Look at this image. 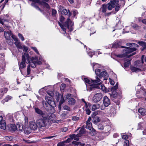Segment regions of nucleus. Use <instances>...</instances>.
I'll list each match as a JSON object with an SVG mask.
<instances>
[{"label":"nucleus","mask_w":146,"mask_h":146,"mask_svg":"<svg viewBox=\"0 0 146 146\" xmlns=\"http://www.w3.org/2000/svg\"><path fill=\"white\" fill-rule=\"evenodd\" d=\"M85 129L84 127H82L80 130L79 133L76 135V136L77 137H80L81 136V135L85 133Z\"/></svg>","instance_id":"a211bd4d"},{"label":"nucleus","mask_w":146,"mask_h":146,"mask_svg":"<svg viewBox=\"0 0 146 146\" xmlns=\"http://www.w3.org/2000/svg\"><path fill=\"white\" fill-rule=\"evenodd\" d=\"M14 43L18 49H21L23 48V46L21 44V43L19 40L15 42Z\"/></svg>","instance_id":"6ab92c4d"},{"label":"nucleus","mask_w":146,"mask_h":146,"mask_svg":"<svg viewBox=\"0 0 146 146\" xmlns=\"http://www.w3.org/2000/svg\"><path fill=\"white\" fill-rule=\"evenodd\" d=\"M35 112L37 114L40 115L42 116V117H44L46 116L47 114L45 112L42 111L40 109L36 107H33Z\"/></svg>","instance_id":"9b49d317"},{"label":"nucleus","mask_w":146,"mask_h":146,"mask_svg":"<svg viewBox=\"0 0 146 146\" xmlns=\"http://www.w3.org/2000/svg\"><path fill=\"white\" fill-rule=\"evenodd\" d=\"M18 36H19V38L20 39H21V40L22 41L24 40V38L23 37V36L20 33H19L18 34Z\"/></svg>","instance_id":"603ef678"},{"label":"nucleus","mask_w":146,"mask_h":146,"mask_svg":"<svg viewBox=\"0 0 146 146\" xmlns=\"http://www.w3.org/2000/svg\"><path fill=\"white\" fill-rule=\"evenodd\" d=\"M55 117L54 114L52 113H49L46 116L42 117L36 121V123L38 125L39 128H42L48 125L50 120H52V119Z\"/></svg>","instance_id":"f257e3e1"},{"label":"nucleus","mask_w":146,"mask_h":146,"mask_svg":"<svg viewBox=\"0 0 146 146\" xmlns=\"http://www.w3.org/2000/svg\"><path fill=\"white\" fill-rule=\"evenodd\" d=\"M119 45L117 43L115 42L112 45V47L114 48H117L119 47Z\"/></svg>","instance_id":"de8ad7c7"},{"label":"nucleus","mask_w":146,"mask_h":146,"mask_svg":"<svg viewBox=\"0 0 146 146\" xmlns=\"http://www.w3.org/2000/svg\"><path fill=\"white\" fill-rule=\"evenodd\" d=\"M68 130V128L67 127H63L61 129V131L62 132H65Z\"/></svg>","instance_id":"e2e57ef3"},{"label":"nucleus","mask_w":146,"mask_h":146,"mask_svg":"<svg viewBox=\"0 0 146 146\" xmlns=\"http://www.w3.org/2000/svg\"><path fill=\"white\" fill-rule=\"evenodd\" d=\"M52 15L53 16H55L57 13L56 11L54 9L52 10Z\"/></svg>","instance_id":"09e8293b"},{"label":"nucleus","mask_w":146,"mask_h":146,"mask_svg":"<svg viewBox=\"0 0 146 146\" xmlns=\"http://www.w3.org/2000/svg\"><path fill=\"white\" fill-rule=\"evenodd\" d=\"M30 58L29 54L25 52L23 54L22 58V61L25 62L26 63L29 64Z\"/></svg>","instance_id":"9d476101"},{"label":"nucleus","mask_w":146,"mask_h":146,"mask_svg":"<svg viewBox=\"0 0 146 146\" xmlns=\"http://www.w3.org/2000/svg\"><path fill=\"white\" fill-rule=\"evenodd\" d=\"M85 110L86 111V113L88 115H89L90 114L91 112V111L89 110V108L85 109Z\"/></svg>","instance_id":"4d7b16f0"},{"label":"nucleus","mask_w":146,"mask_h":146,"mask_svg":"<svg viewBox=\"0 0 146 146\" xmlns=\"http://www.w3.org/2000/svg\"><path fill=\"white\" fill-rule=\"evenodd\" d=\"M59 93H58L56 95V99L57 101L58 102L59 101L60 99V95Z\"/></svg>","instance_id":"37998d69"},{"label":"nucleus","mask_w":146,"mask_h":146,"mask_svg":"<svg viewBox=\"0 0 146 146\" xmlns=\"http://www.w3.org/2000/svg\"><path fill=\"white\" fill-rule=\"evenodd\" d=\"M2 91H3V94L5 93L7 91V89L6 88H5L1 90Z\"/></svg>","instance_id":"bf43d9fd"},{"label":"nucleus","mask_w":146,"mask_h":146,"mask_svg":"<svg viewBox=\"0 0 146 146\" xmlns=\"http://www.w3.org/2000/svg\"><path fill=\"white\" fill-rule=\"evenodd\" d=\"M65 143L64 141L60 142L58 144L57 146H64L65 145Z\"/></svg>","instance_id":"3c124183"},{"label":"nucleus","mask_w":146,"mask_h":146,"mask_svg":"<svg viewBox=\"0 0 146 146\" xmlns=\"http://www.w3.org/2000/svg\"><path fill=\"white\" fill-rule=\"evenodd\" d=\"M100 85H101L100 86V87L102 90L103 91H106V88L104 86V85L102 84H101Z\"/></svg>","instance_id":"5fc2aeb1"},{"label":"nucleus","mask_w":146,"mask_h":146,"mask_svg":"<svg viewBox=\"0 0 146 146\" xmlns=\"http://www.w3.org/2000/svg\"><path fill=\"white\" fill-rule=\"evenodd\" d=\"M79 119V118L76 116H73L72 117V119L73 121H77Z\"/></svg>","instance_id":"052dcab7"},{"label":"nucleus","mask_w":146,"mask_h":146,"mask_svg":"<svg viewBox=\"0 0 146 146\" xmlns=\"http://www.w3.org/2000/svg\"><path fill=\"white\" fill-rule=\"evenodd\" d=\"M144 55H143L141 58V60H138L135 61L134 63V65L135 67H132L131 68V70L133 72H137L141 70L140 68L142 66L143 63V59Z\"/></svg>","instance_id":"7ed1b4c3"},{"label":"nucleus","mask_w":146,"mask_h":146,"mask_svg":"<svg viewBox=\"0 0 146 146\" xmlns=\"http://www.w3.org/2000/svg\"><path fill=\"white\" fill-rule=\"evenodd\" d=\"M29 127L31 130H35L38 128L37 123L33 121L30 122Z\"/></svg>","instance_id":"4468645a"},{"label":"nucleus","mask_w":146,"mask_h":146,"mask_svg":"<svg viewBox=\"0 0 146 146\" xmlns=\"http://www.w3.org/2000/svg\"><path fill=\"white\" fill-rule=\"evenodd\" d=\"M46 2L42 1L40 3V5H42L44 7L48 9L50 8V6L48 4L46 3Z\"/></svg>","instance_id":"b1692460"},{"label":"nucleus","mask_w":146,"mask_h":146,"mask_svg":"<svg viewBox=\"0 0 146 146\" xmlns=\"http://www.w3.org/2000/svg\"><path fill=\"white\" fill-rule=\"evenodd\" d=\"M64 97L66 99H70L72 97V95L71 94H67L66 95H65Z\"/></svg>","instance_id":"4c0bfd02"},{"label":"nucleus","mask_w":146,"mask_h":146,"mask_svg":"<svg viewBox=\"0 0 146 146\" xmlns=\"http://www.w3.org/2000/svg\"><path fill=\"white\" fill-rule=\"evenodd\" d=\"M38 60V57L36 56L35 57H32L30 58L29 64L27 66V75H29L30 73L31 70L30 66H31V67L33 68H35L36 67V62Z\"/></svg>","instance_id":"423d86ee"},{"label":"nucleus","mask_w":146,"mask_h":146,"mask_svg":"<svg viewBox=\"0 0 146 146\" xmlns=\"http://www.w3.org/2000/svg\"><path fill=\"white\" fill-rule=\"evenodd\" d=\"M117 89V86L116 85L115 86H113L111 88V91L112 92H116L115 90Z\"/></svg>","instance_id":"e433bc0d"},{"label":"nucleus","mask_w":146,"mask_h":146,"mask_svg":"<svg viewBox=\"0 0 146 146\" xmlns=\"http://www.w3.org/2000/svg\"><path fill=\"white\" fill-rule=\"evenodd\" d=\"M11 96H8L4 100H2L1 102L2 103H4V102H7L8 101L11 99Z\"/></svg>","instance_id":"f704fd0d"},{"label":"nucleus","mask_w":146,"mask_h":146,"mask_svg":"<svg viewBox=\"0 0 146 146\" xmlns=\"http://www.w3.org/2000/svg\"><path fill=\"white\" fill-rule=\"evenodd\" d=\"M66 87V85L64 84H61L60 86V88L61 90H63Z\"/></svg>","instance_id":"13d9d810"},{"label":"nucleus","mask_w":146,"mask_h":146,"mask_svg":"<svg viewBox=\"0 0 146 146\" xmlns=\"http://www.w3.org/2000/svg\"><path fill=\"white\" fill-rule=\"evenodd\" d=\"M122 138L123 139H126L128 138V136L126 135H123L122 136Z\"/></svg>","instance_id":"338daca9"},{"label":"nucleus","mask_w":146,"mask_h":146,"mask_svg":"<svg viewBox=\"0 0 146 146\" xmlns=\"http://www.w3.org/2000/svg\"><path fill=\"white\" fill-rule=\"evenodd\" d=\"M76 136V135L74 134L71 135H70V137L71 139H74L75 137Z\"/></svg>","instance_id":"680f3d73"},{"label":"nucleus","mask_w":146,"mask_h":146,"mask_svg":"<svg viewBox=\"0 0 146 146\" xmlns=\"http://www.w3.org/2000/svg\"><path fill=\"white\" fill-rule=\"evenodd\" d=\"M110 97L113 100L115 99H118V96L117 95V94L116 92H113L111 94H110Z\"/></svg>","instance_id":"dca6fc26"},{"label":"nucleus","mask_w":146,"mask_h":146,"mask_svg":"<svg viewBox=\"0 0 146 146\" xmlns=\"http://www.w3.org/2000/svg\"><path fill=\"white\" fill-rule=\"evenodd\" d=\"M6 42L7 43L10 45H12L13 44V41L11 38L6 39Z\"/></svg>","instance_id":"2f4dec72"},{"label":"nucleus","mask_w":146,"mask_h":146,"mask_svg":"<svg viewBox=\"0 0 146 146\" xmlns=\"http://www.w3.org/2000/svg\"><path fill=\"white\" fill-rule=\"evenodd\" d=\"M139 113L142 115H144L146 114V110L143 108H140L138 110Z\"/></svg>","instance_id":"4be33fe9"},{"label":"nucleus","mask_w":146,"mask_h":146,"mask_svg":"<svg viewBox=\"0 0 146 146\" xmlns=\"http://www.w3.org/2000/svg\"><path fill=\"white\" fill-rule=\"evenodd\" d=\"M11 36L12 38L13 39L14 41H15V42L19 40L16 37V36L15 35H13L12 34Z\"/></svg>","instance_id":"8fccbe9b"},{"label":"nucleus","mask_w":146,"mask_h":146,"mask_svg":"<svg viewBox=\"0 0 146 146\" xmlns=\"http://www.w3.org/2000/svg\"><path fill=\"white\" fill-rule=\"evenodd\" d=\"M100 107V105L99 104H93L91 107L92 110L93 111H95L99 108Z\"/></svg>","instance_id":"5701e85b"},{"label":"nucleus","mask_w":146,"mask_h":146,"mask_svg":"<svg viewBox=\"0 0 146 146\" xmlns=\"http://www.w3.org/2000/svg\"><path fill=\"white\" fill-rule=\"evenodd\" d=\"M91 80L92 81V83L96 84L92 85V86L91 87V88H94L97 89H99L100 88V85L101 84V82H100V80L99 78L98 77H96L95 79H91Z\"/></svg>","instance_id":"6e6552de"},{"label":"nucleus","mask_w":146,"mask_h":146,"mask_svg":"<svg viewBox=\"0 0 146 146\" xmlns=\"http://www.w3.org/2000/svg\"><path fill=\"white\" fill-rule=\"evenodd\" d=\"M6 125L4 120L0 122V128L3 129H5L6 128Z\"/></svg>","instance_id":"412c9836"},{"label":"nucleus","mask_w":146,"mask_h":146,"mask_svg":"<svg viewBox=\"0 0 146 146\" xmlns=\"http://www.w3.org/2000/svg\"><path fill=\"white\" fill-rule=\"evenodd\" d=\"M17 127L15 125L13 124L11 125L10 129L12 131H15L17 130Z\"/></svg>","instance_id":"c756f323"},{"label":"nucleus","mask_w":146,"mask_h":146,"mask_svg":"<svg viewBox=\"0 0 146 146\" xmlns=\"http://www.w3.org/2000/svg\"><path fill=\"white\" fill-rule=\"evenodd\" d=\"M45 99L47 101V102H42L43 106L45 108L46 110L48 111L51 109V107L54 108L55 106V104L54 101L50 99L51 98H50L48 99V96H45Z\"/></svg>","instance_id":"39448f33"},{"label":"nucleus","mask_w":146,"mask_h":146,"mask_svg":"<svg viewBox=\"0 0 146 146\" xmlns=\"http://www.w3.org/2000/svg\"><path fill=\"white\" fill-rule=\"evenodd\" d=\"M107 75V72L106 71H103L101 72V73L100 74L99 77L100 78L102 77H105Z\"/></svg>","instance_id":"7c9ffc66"},{"label":"nucleus","mask_w":146,"mask_h":146,"mask_svg":"<svg viewBox=\"0 0 146 146\" xmlns=\"http://www.w3.org/2000/svg\"><path fill=\"white\" fill-rule=\"evenodd\" d=\"M16 126L17 127V130L21 131L23 129V125H22L17 124Z\"/></svg>","instance_id":"72a5a7b5"},{"label":"nucleus","mask_w":146,"mask_h":146,"mask_svg":"<svg viewBox=\"0 0 146 146\" xmlns=\"http://www.w3.org/2000/svg\"><path fill=\"white\" fill-rule=\"evenodd\" d=\"M103 97L102 94L100 93L96 94L94 96L93 98V101L96 103L99 102L102 99Z\"/></svg>","instance_id":"1a4fd4ad"},{"label":"nucleus","mask_w":146,"mask_h":146,"mask_svg":"<svg viewBox=\"0 0 146 146\" xmlns=\"http://www.w3.org/2000/svg\"><path fill=\"white\" fill-rule=\"evenodd\" d=\"M84 80V82L86 83L89 84H91L92 83L91 80H90L86 78H85Z\"/></svg>","instance_id":"58836bf2"},{"label":"nucleus","mask_w":146,"mask_h":146,"mask_svg":"<svg viewBox=\"0 0 146 146\" xmlns=\"http://www.w3.org/2000/svg\"><path fill=\"white\" fill-rule=\"evenodd\" d=\"M132 27L133 28L136 30L139 29V26L136 24L133 25L132 26Z\"/></svg>","instance_id":"864d4df0"},{"label":"nucleus","mask_w":146,"mask_h":146,"mask_svg":"<svg viewBox=\"0 0 146 146\" xmlns=\"http://www.w3.org/2000/svg\"><path fill=\"white\" fill-rule=\"evenodd\" d=\"M25 63H26L25 62L22 61L19 65V68L20 69H23L25 67L26 65Z\"/></svg>","instance_id":"cd10ccee"},{"label":"nucleus","mask_w":146,"mask_h":146,"mask_svg":"<svg viewBox=\"0 0 146 146\" xmlns=\"http://www.w3.org/2000/svg\"><path fill=\"white\" fill-rule=\"evenodd\" d=\"M89 130H90V134L92 136H94L96 135V130L93 128L90 129Z\"/></svg>","instance_id":"bb28decb"},{"label":"nucleus","mask_w":146,"mask_h":146,"mask_svg":"<svg viewBox=\"0 0 146 146\" xmlns=\"http://www.w3.org/2000/svg\"><path fill=\"white\" fill-rule=\"evenodd\" d=\"M129 141L128 140H126L124 143V146H129Z\"/></svg>","instance_id":"6e6d98bb"},{"label":"nucleus","mask_w":146,"mask_h":146,"mask_svg":"<svg viewBox=\"0 0 146 146\" xmlns=\"http://www.w3.org/2000/svg\"><path fill=\"white\" fill-rule=\"evenodd\" d=\"M12 33L11 31H5L4 32V35L6 39L10 38V36L12 35Z\"/></svg>","instance_id":"f3484780"},{"label":"nucleus","mask_w":146,"mask_h":146,"mask_svg":"<svg viewBox=\"0 0 146 146\" xmlns=\"http://www.w3.org/2000/svg\"><path fill=\"white\" fill-rule=\"evenodd\" d=\"M76 100H75L72 98L69 99L68 101V104L70 105H73L74 104Z\"/></svg>","instance_id":"a878e982"},{"label":"nucleus","mask_w":146,"mask_h":146,"mask_svg":"<svg viewBox=\"0 0 146 146\" xmlns=\"http://www.w3.org/2000/svg\"><path fill=\"white\" fill-rule=\"evenodd\" d=\"M121 46L122 48H125V49L123 50V52L124 53L115 55V56L117 58H122L125 56L129 58L136 54L135 52H133L129 55L127 54H129L136 50V48L134 47L130 48L128 47H124L123 46Z\"/></svg>","instance_id":"f03ea898"},{"label":"nucleus","mask_w":146,"mask_h":146,"mask_svg":"<svg viewBox=\"0 0 146 146\" xmlns=\"http://www.w3.org/2000/svg\"><path fill=\"white\" fill-rule=\"evenodd\" d=\"M65 102V100L64 98L63 95L62 94L60 95V100L59 103L62 104Z\"/></svg>","instance_id":"c9c22d12"},{"label":"nucleus","mask_w":146,"mask_h":146,"mask_svg":"<svg viewBox=\"0 0 146 146\" xmlns=\"http://www.w3.org/2000/svg\"><path fill=\"white\" fill-rule=\"evenodd\" d=\"M126 45L130 47H132L133 46L137 47L138 45L134 43H127L126 44Z\"/></svg>","instance_id":"473e14b6"},{"label":"nucleus","mask_w":146,"mask_h":146,"mask_svg":"<svg viewBox=\"0 0 146 146\" xmlns=\"http://www.w3.org/2000/svg\"><path fill=\"white\" fill-rule=\"evenodd\" d=\"M67 113L66 112H63L61 115L62 117L66 118L67 117Z\"/></svg>","instance_id":"ea45409f"},{"label":"nucleus","mask_w":146,"mask_h":146,"mask_svg":"<svg viewBox=\"0 0 146 146\" xmlns=\"http://www.w3.org/2000/svg\"><path fill=\"white\" fill-rule=\"evenodd\" d=\"M130 64V62L129 61L125 62L124 63V67L125 68L128 67Z\"/></svg>","instance_id":"79ce46f5"},{"label":"nucleus","mask_w":146,"mask_h":146,"mask_svg":"<svg viewBox=\"0 0 146 146\" xmlns=\"http://www.w3.org/2000/svg\"><path fill=\"white\" fill-rule=\"evenodd\" d=\"M139 45L142 46V47L145 48L146 47V42L143 41H139L137 42Z\"/></svg>","instance_id":"393cba45"},{"label":"nucleus","mask_w":146,"mask_h":146,"mask_svg":"<svg viewBox=\"0 0 146 146\" xmlns=\"http://www.w3.org/2000/svg\"><path fill=\"white\" fill-rule=\"evenodd\" d=\"M86 128L87 129H88L89 130L92 128V123L91 122H86Z\"/></svg>","instance_id":"c85d7f7f"},{"label":"nucleus","mask_w":146,"mask_h":146,"mask_svg":"<svg viewBox=\"0 0 146 146\" xmlns=\"http://www.w3.org/2000/svg\"><path fill=\"white\" fill-rule=\"evenodd\" d=\"M97 114H98V113H97V112L96 111L92 115V116L93 117L92 119V122L94 123L95 124H97V123L100 121L101 120L100 117L97 116L95 117Z\"/></svg>","instance_id":"f8f14e48"},{"label":"nucleus","mask_w":146,"mask_h":146,"mask_svg":"<svg viewBox=\"0 0 146 146\" xmlns=\"http://www.w3.org/2000/svg\"><path fill=\"white\" fill-rule=\"evenodd\" d=\"M6 20L5 19H4L1 18H0V23L3 25L4 22Z\"/></svg>","instance_id":"69168bd1"},{"label":"nucleus","mask_w":146,"mask_h":146,"mask_svg":"<svg viewBox=\"0 0 146 146\" xmlns=\"http://www.w3.org/2000/svg\"><path fill=\"white\" fill-rule=\"evenodd\" d=\"M63 109L64 110H67L68 111H70V107L66 105L64 106L63 107Z\"/></svg>","instance_id":"a18cd8bd"},{"label":"nucleus","mask_w":146,"mask_h":146,"mask_svg":"<svg viewBox=\"0 0 146 146\" xmlns=\"http://www.w3.org/2000/svg\"><path fill=\"white\" fill-rule=\"evenodd\" d=\"M107 6L106 4H103L101 7L100 10L102 13H105L106 12L107 10Z\"/></svg>","instance_id":"aec40b11"},{"label":"nucleus","mask_w":146,"mask_h":146,"mask_svg":"<svg viewBox=\"0 0 146 146\" xmlns=\"http://www.w3.org/2000/svg\"><path fill=\"white\" fill-rule=\"evenodd\" d=\"M59 9L62 15H67L68 11L67 10L65 9L63 7L60 6L59 7Z\"/></svg>","instance_id":"2eb2a0df"},{"label":"nucleus","mask_w":146,"mask_h":146,"mask_svg":"<svg viewBox=\"0 0 146 146\" xmlns=\"http://www.w3.org/2000/svg\"><path fill=\"white\" fill-rule=\"evenodd\" d=\"M98 128L99 130H103L104 129L103 125L101 124H99L98 125Z\"/></svg>","instance_id":"c03bdc74"},{"label":"nucleus","mask_w":146,"mask_h":146,"mask_svg":"<svg viewBox=\"0 0 146 146\" xmlns=\"http://www.w3.org/2000/svg\"><path fill=\"white\" fill-rule=\"evenodd\" d=\"M71 141V138H68L66 140L64 141L65 143H68L70 142Z\"/></svg>","instance_id":"774afa93"},{"label":"nucleus","mask_w":146,"mask_h":146,"mask_svg":"<svg viewBox=\"0 0 146 146\" xmlns=\"http://www.w3.org/2000/svg\"><path fill=\"white\" fill-rule=\"evenodd\" d=\"M119 0H111L110 2L107 4L108 9L109 10H111L113 8H114L116 5L117 4Z\"/></svg>","instance_id":"0eeeda50"},{"label":"nucleus","mask_w":146,"mask_h":146,"mask_svg":"<svg viewBox=\"0 0 146 146\" xmlns=\"http://www.w3.org/2000/svg\"><path fill=\"white\" fill-rule=\"evenodd\" d=\"M95 72L96 74L99 76L101 72L100 70L98 69H97L95 70Z\"/></svg>","instance_id":"a19ab883"},{"label":"nucleus","mask_w":146,"mask_h":146,"mask_svg":"<svg viewBox=\"0 0 146 146\" xmlns=\"http://www.w3.org/2000/svg\"><path fill=\"white\" fill-rule=\"evenodd\" d=\"M103 104L104 106L106 107L108 106L110 104V100L106 96H105L104 97Z\"/></svg>","instance_id":"ddd939ff"},{"label":"nucleus","mask_w":146,"mask_h":146,"mask_svg":"<svg viewBox=\"0 0 146 146\" xmlns=\"http://www.w3.org/2000/svg\"><path fill=\"white\" fill-rule=\"evenodd\" d=\"M116 6L115 8V11L116 13L117 12L119 9L120 5H119L118 3L116 5Z\"/></svg>","instance_id":"49530a36"},{"label":"nucleus","mask_w":146,"mask_h":146,"mask_svg":"<svg viewBox=\"0 0 146 146\" xmlns=\"http://www.w3.org/2000/svg\"><path fill=\"white\" fill-rule=\"evenodd\" d=\"M72 144H73L75 145H78L80 143L79 142H77L75 141H73L72 142Z\"/></svg>","instance_id":"0e129e2a"},{"label":"nucleus","mask_w":146,"mask_h":146,"mask_svg":"<svg viewBox=\"0 0 146 146\" xmlns=\"http://www.w3.org/2000/svg\"><path fill=\"white\" fill-rule=\"evenodd\" d=\"M59 25L61 27V29L66 33V28H67L69 31H72L73 29L72 26L73 25V23H72L70 19L68 18L66 21L64 23V25L61 24L59 22H58Z\"/></svg>","instance_id":"20e7f679"}]
</instances>
